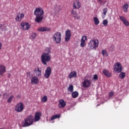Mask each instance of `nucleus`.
<instances>
[{"instance_id": "1", "label": "nucleus", "mask_w": 129, "mask_h": 129, "mask_svg": "<svg viewBox=\"0 0 129 129\" xmlns=\"http://www.w3.org/2000/svg\"><path fill=\"white\" fill-rule=\"evenodd\" d=\"M44 51L41 55V61L43 65H47V63L50 62L52 59V56L50 54L52 51L49 47H46Z\"/></svg>"}, {"instance_id": "2", "label": "nucleus", "mask_w": 129, "mask_h": 129, "mask_svg": "<svg viewBox=\"0 0 129 129\" xmlns=\"http://www.w3.org/2000/svg\"><path fill=\"white\" fill-rule=\"evenodd\" d=\"M34 15L36 16L35 22L36 23H41L43 20V15H44V11L41 8H37L34 11Z\"/></svg>"}, {"instance_id": "3", "label": "nucleus", "mask_w": 129, "mask_h": 129, "mask_svg": "<svg viewBox=\"0 0 129 129\" xmlns=\"http://www.w3.org/2000/svg\"><path fill=\"white\" fill-rule=\"evenodd\" d=\"M34 122H35V120H34V116H33V115H29L26 117L22 122V126L23 127L30 126V125H32Z\"/></svg>"}, {"instance_id": "4", "label": "nucleus", "mask_w": 129, "mask_h": 129, "mask_svg": "<svg viewBox=\"0 0 129 129\" xmlns=\"http://www.w3.org/2000/svg\"><path fill=\"white\" fill-rule=\"evenodd\" d=\"M99 45V41L98 40L93 39H91L88 43V47L90 50H94L96 49L98 45Z\"/></svg>"}, {"instance_id": "5", "label": "nucleus", "mask_w": 129, "mask_h": 129, "mask_svg": "<svg viewBox=\"0 0 129 129\" xmlns=\"http://www.w3.org/2000/svg\"><path fill=\"white\" fill-rule=\"evenodd\" d=\"M52 41L55 44H60L61 43V33H55L52 37Z\"/></svg>"}, {"instance_id": "6", "label": "nucleus", "mask_w": 129, "mask_h": 129, "mask_svg": "<svg viewBox=\"0 0 129 129\" xmlns=\"http://www.w3.org/2000/svg\"><path fill=\"white\" fill-rule=\"evenodd\" d=\"M113 70L117 73H120L122 71V66L120 64V62H117L113 66Z\"/></svg>"}, {"instance_id": "7", "label": "nucleus", "mask_w": 129, "mask_h": 129, "mask_svg": "<svg viewBox=\"0 0 129 129\" xmlns=\"http://www.w3.org/2000/svg\"><path fill=\"white\" fill-rule=\"evenodd\" d=\"M24 108H25V106L24 104L22 103H18L16 106L15 110L17 112H22L24 110Z\"/></svg>"}, {"instance_id": "8", "label": "nucleus", "mask_w": 129, "mask_h": 129, "mask_svg": "<svg viewBox=\"0 0 129 129\" xmlns=\"http://www.w3.org/2000/svg\"><path fill=\"white\" fill-rule=\"evenodd\" d=\"M20 27L23 31H28L31 28V24L28 22H23L21 23Z\"/></svg>"}, {"instance_id": "9", "label": "nucleus", "mask_w": 129, "mask_h": 129, "mask_svg": "<svg viewBox=\"0 0 129 129\" xmlns=\"http://www.w3.org/2000/svg\"><path fill=\"white\" fill-rule=\"evenodd\" d=\"M91 85V80L87 79H84L82 82V87L84 88H88Z\"/></svg>"}, {"instance_id": "10", "label": "nucleus", "mask_w": 129, "mask_h": 129, "mask_svg": "<svg viewBox=\"0 0 129 129\" xmlns=\"http://www.w3.org/2000/svg\"><path fill=\"white\" fill-rule=\"evenodd\" d=\"M3 97L5 99H8L7 102L8 103H12V101H13V99L15 98L14 95L10 96V94L5 93L3 94Z\"/></svg>"}, {"instance_id": "11", "label": "nucleus", "mask_w": 129, "mask_h": 129, "mask_svg": "<svg viewBox=\"0 0 129 129\" xmlns=\"http://www.w3.org/2000/svg\"><path fill=\"white\" fill-rule=\"evenodd\" d=\"M87 40V36H83L81 39L80 46L82 48H83L86 46V43L85 42Z\"/></svg>"}, {"instance_id": "12", "label": "nucleus", "mask_w": 129, "mask_h": 129, "mask_svg": "<svg viewBox=\"0 0 129 129\" xmlns=\"http://www.w3.org/2000/svg\"><path fill=\"white\" fill-rule=\"evenodd\" d=\"M51 68L50 67L47 68L45 72L44 77L46 79L49 78L51 75Z\"/></svg>"}, {"instance_id": "13", "label": "nucleus", "mask_w": 129, "mask_h": 129, "mask_svg": "<svg viewBox=\"0 0 129 129\" xmlns=\"http://www.w3.org/2000/svg\"><path fill=\"white\" fill-rule=\"evenodd\" d=\"M70 38H71V31L68 30L66 31V37L64 38L66 42H69Z\"/></svg>"}, {"instance_id": "14", "label": "nucleus", "mask_w": 129, "mask_h": 129, "mask_svg": "<svg viewBox=\"0 0 129 129\" xmlns=\"http://www.w3.org/2000/svg\"><path fill=\"white\" fill-rule=\"evenodd\" d=\"M120 21L123 23V24L124 25V26H126V27H128L129 26V22L127 21L126 19L124 18L123 16H119V17Z\"/></svg>"}, {"instance_id": "15", "label": "nucleus", "mask_w": 129, "mask_h": 129, "mask_svg": "<svg viewBox=\"0 0 129 129\" xmlns=\"http://www.w3.org/2000/svg\"><path fill=\"white\" fill-rule=\"evenodd\" d=\"M73 7L74 9H80L81 8V4L79 2V1L76 0L74 2Z\"/></svg>"}, {"instance_id": "16", "label": "nucleus", "mask_w": 129, "mask_h": 129, "mask_svg": "<svg viewBox=\"0 0 129 129\" xmlns=\"http://www.w3.org/2000/svg\"><path fill=\"white\" fill-rule=\"evenodd\" d=\"M31 84H38L39 83V79L37 76H33L31 78Z\"/></svg>"}, {"instance_id": "17", "label": "nucleus", "mask_w": 129, "mask_h": 129, "mask_svg": "<svg viewBox=\"0 0 129 129\" xmlns=\"http://www.w3.org/2000/svg\"><path fill=\"white\" fill-rule=\"evenodd\" d=\"M41 116H42V114L40 112H37L35 113L34 120L35 121H39L40 120V119L41 118Z\"/></svg>"}, {"instance_id": "18", "label": "nucleus", "mask_w": 129, "mask_h": 129, "mask_svg": "<svg viewBox=\"0 0 129 129\" xmlns=\"http://www.w3.org/2000/svg\"><path fill=\"white\" fill-rule=\"evenodd\" d=\"M24 17L25 15L24 14H18L15 18V20L16 22H21L22 21V19L24 18Z\"/></svg>"}, {"instance_id": "19", "label": "nucleus", "mask_w": 129, "mask_h": 129, "mask_svg": "<svg viewBox=\"0 0 129 129\" xmlns=\"http://www.w3.org/2000/svg\"><path fill=\"white\" fill-rule=\"evenodd\" d=\"M66 106V102L63 99H60L59 101L58 107L59 108H63Z\"/></svg>"}, {"instance_id": "20", "label": "nucleus", "mask_w": 129, "mask_h": 129, "mask_svg": "<svg viewBox=\"0 0 129 129\" xmlns=\"http://www.w3.org/2000/svg\"><path fill=\"white\" fill-rule=\"evenodd\" d=\"M34 74L36 76H42V70L41 69L37 68L34 70Z\"/></svg>"}, {"instance_id": "21", "label": "nucleus", "mask_w": 129, "mask_h": 129, "mask_svg": "<svg viewBox=\"0 0 129 129\" xmlns=\"http://www.w3.org/2000/svg\"><path fill=\"white\" fill-rule=\"evenodd\" d=\"M38 32H48L50 31V28L47 27H41L38 28Z\"/></svg>"}, {"instance_id": "22", "label": "nucleus", "mask_w": 129, "mask_h": 129, "mask_svg": "<svg viewBox=\"0 0 129 129\" xmlns=\"http://www.w3.org/2000/svg\"><path fill=\"white\" fill-rule=\"evenodd\" d=\"M6 66L4 64H0V75H3L6 73Z\"/></svg>"}, {"instance_id": "23", "label": "nucleus", "mask_w": 129, "mask_h": 129, "mask_svg": "<svg viewBox=\"0 0 129 129\" xmlns=\"http://www.w3.org/2000/svg\"><path fill=\"white\" fill-rule=\"evenodd\" d=\"M73 17L75 18V19H77V20L80 19V16L78 15L76 12L74 11V10H72L71 12Z\"/></svg>"}, {"instance_id": "24", "label": "nucleus", "mask_w": 129, "mask_h": 129, "mask_svg": "<svg viewBox=\"0 0 129 129\" xmlns=\"http://www.w3.org/2000/svg\"><path fill=\"white\" fill-rule=\"evenodd\" d=\"M77 76V73L75 71H73L70 73V74L69 75V78L70 79H72V78H74Z\"/></svg>"}, {"instance_id": "25", "label": "nucleus", "mask_w": 129, "mask_h": 129, "mask_svg": "<svg viewBox=\"0 0 129 129\" xmlns=\"http://www.w3.org/2000/svg\"><path fill=\"white\" fill-rule=\"evenodd\" d=\"M61 117V115L60 114H55L53 116H52L50 120V122H51L52 123H54V119H56V118H59V117Z\"/></svg>"}, {"instance_id": "26", "label": "nucleus", "mask_w": 129, "mask_h": 129, "mask_svg": "<svg viewBox=\"0 0 129 129\" xmlns=\"http://www.w3.org/2000/svg\"><path fill=\"white\" fill-rule=\"evenodd\" d=\"M103 73L107 77H111V74L107 70H104L103 71Z\"/></svg>"}, {"instance_id": "27", "label": "nucleus", "mask_w": 129, "mask_h": 129, "mask_svg": "<svg viewBox=\"0 0 129 129\" xmlns=\"http://www.w3.org/2000/svg\"><path fill=\"white\" fill-rule=\"evenodd\" d=\"M107 11H108V10L107 9V8H105L103 9V12H102V19H104L106 16V14L107 13Z\"/></svg>"}, {"instance_id": "28", "label": "nucleus", "mask_w": 129, "mask_h": 129, "mask_svg": "<svg viewBox=\"0 0 129 129\" xmlns=\"http://www.w3.org/2000/svg\"><path fill=\"white\" fill-rule=\"evenodd\" d=\"M122 9L124 13H127V10L128 9V4H124L122 6Z\"/></svg>"}, {"instance_id": "29", "label": "nucleus", "mask_w": 129, "mask_h": 129, "mask_svg": "<svg viewBox=\"0 0 129 129\" xmlns=\"http://www.w3.org/2000/svg\"><path fill=\"white\" fill-rule=\"evenodd\" d=\"M78 95H79V93L77 91L73 92L72 93V96L73 98H77V97H78Z\"/></svg>"}, {"instance_id": "30", "label": "nucleus", "mask_w": 129, "mask_h": 129, "mask_svg": "<svg viewBox=\"0 0 129 129\" xmlns=\"http://www.w3.org/2000/svg\"><path fill=\"white\" fill-rule=\"evenodd\" d=\"M125 78V73L121 72L119 74V78H120V79H124V78Z\"/></svg>"}, {"instance_id": "31", "label": "nucleus", "mask_w": 129, "mask_h": 129, "mask_svg": "<svg viewBox=\"0 0 129 129\" xmlns=\"http://www.w3.org/2000/svg\"><path fill=\"white\" fill-rule=\"evenodd\" d=\"M102 55H103L104 57H108V53H107V51H106V50L105 49L102 50Z\"/></svg>"}, {"instance_id": "32", "label": "nucleus", "mask_w": 129, "mask_h": 129, "mask_svg": "<svg viewBox=\"0 0 129 129\" xmlns=\"http://www.w3.org/2000/svg\"><path fill=\"white\" fill-rule=\"evenodd\" d=\"M74 89V87H73V85H70L69 87L68 88V91L69 92H73V90Z\"/></svg>"}, {"instance_id": "33", "label": "nucleus", "mask_w": 129, "mask_h": 129, "mask_svg": "<svg viewBox=\"0 0 129 129\" xmlns=\"http://www.w3.org/2000/svg\"><path fill=\"white\" fill-rule=\"evenodd\" d=\"M93 21L95 25H99V20L96 17L93 18Z\"/></svg>"}, {"instance_id": "34", "label": "nucleus", "mask_w": 129, "mask_h": 129, "mask_svg": "<svg viewBox=\"0 0 129 129\" xmlns=\"http://www.w3.org/2000/svg\"><path fill=\"white\" fill-rule=\"evenodd\" d=\"M47 100H48V97L46 96H44L41 98V102H46Z\"/></svg>"}, {"instance_id": "35", "label": "nucleus", "mask_w": 129, "mask_h": 129, "mask_svg": "<svg viewBox=\"0 0 129 129\" xmlns=\"http://www.w3.org/2000/svg\"><path fill=\"white\" fill-rule=\"evenodd\" d=\"M36 37H37V34L32 33L30 36V38H31V39H32V40H34V39H36Z\"/></svg>"}, {"instance_id": "36", "label": "nucleus", "mask_w": 129, "mask_h": 129, "mask_svg": "<svg viewBox=\"0 0 129 129\" xmlns=\"http://www.w3.org/2000/svg\"><path fill=\"white\" fill-rule=\"evenodd\" d=\"M102 24L104 26H106L108 24V21L107 20H104L102 22Z\"/></svg>"}, {"instance_id": "37", "label": "nucleus", "mask_w": 129, "mask_h": 129, "mask_svg": "<svg viewBox=\"0 0 129 129\" xmlns=\"http://www.w3.org/2000/svg\"><path fill=\"white\" fill-rule=\"evenodd\" d=\"M0 29L2 31H5V30H6V26H5V25L1 24L0 25Z\"/></svg>"}, {"instance_id": "38", "label": "nucleus", "mask_w": 129, "mask_h": 129, "mask_svg": "<svg viewBox=\"0 0 129 129\" xmlns=\"http://www.w3.org/2000/svg\"><path fill=\"white\" fill-rule=\"evenodd\" d=\"M97 1L101 4H105L106 2V0H97Z\"/></svg>"}, {"instance_id": "39", "label": "nucleus", "mask_w": 129, "mask_h": 129, "mask_svg": "<svg viewBox=\"0 0 129 129\" xmlns=\"http://www.w3.org/2000/svg\"><path fill=\"white\" fill-rule=\"evenodd\" d=\"M93 79H94V80H97V79H98V77L97 76V75H94Z\"/></svg>"}, {"instance_id": "40", "label": "nucleus", "mask_w": 129, "mask_h": 129, "mask_svg": "<svg viewBox=\"0 0 129 129\" xmlns=\"http://www.w3.org/2000/svg\"><path fill=\"white\" fill-rule=\"evenodd\" d=\"M113 94H114L113 92H110L109 94V97H112L113 96Z\"/></svg>"}, {"instance_id": "41", "label": "nucleus", "mask_w": 129, "mask_h": 129, "mask_svg": "<svg viewBox=\"0 0 129 129\" xmlns=\"http://www.w3.org/2000/svg\"><path fill=\"white\" fill-rule=\"evenodd\" d=\"M2 42H0V50L2 49Z\"/></svg>"}, {"instance_id": "42", "label": "nucleus", "mask_w": 129, "mask_h": 129, "mask_svg": "<svg viewBox=\"0 0 129 129\" xmlns=\"http://www.w3.org/2000/svg\"><path fill=\"white\" fill-rule=\"evenodd\" d=\"M30 74H31V73L30 72L27 73V75H30Z\"/></svg>"}, {"instance_id": "43", "label": "nucleus", "mask_w": 129, "mask_h": 129, "mask_svg": "<svg viewBox=\"0 0 129 129\" xmlns=\"http://www.w3.org/2000/svg\"><path fill=\"white\" fill-rule=\"evenodd\" d=\"M2 97V94H0V97Z\"/></svg>"}]
</instances>
